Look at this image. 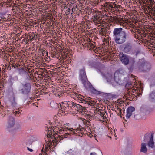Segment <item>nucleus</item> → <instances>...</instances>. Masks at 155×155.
I'll return each mask as SVG.
<instances>
[{"label": "nucleus", "instance_id": "09e8293b", "mask_svg": "<svg viewBox=\"0 0 155 155\" xmlns=\"http://www.w3.org/2000/svg\"><path fill=\"white\" fill-rule=\"evenodd\" d=\"M43 150V149H42V150L41 151V154H40L41 155H42V152Z\"/></svg>", "mask_w": 155, "mask_h": 155}, {"label": "nucleus", "instance_id": "ddd939ff", "mask_svg": "<svg viewBox=\"0 0 155 155\" xmlns=\"http://www.w3.org/2000/svg\"><path fill=\"white\" fill-rule=\"evenodd\" d=\"M132 45L130 43H128L125 45V46L124 48V51L125 53L129 52L132 49Z\"/></svg>", "mask_w": 155, "mask_h": 155}, {"label": "nucleus", "instance_id": "6e6d98bb", "mask_svg": "<svg viewBox=\"0 0 155 155\" xmlns=\"http://www.w3.org/2000/svg\"><path fill=\"white\" fill-rule=\"evenodd\" d=\"M89 123H88L87 122V125H89Z\"/></svg>", "mask_w": 155, "mask_h": 155}, {"label": "nucleus", "instance_id": "c9c22d12", "mask_svg": "<svg viewBox=\"0 0 155 155\" xmlns=\"http://www.w3.org/2000/svg\"><path fill=\"white\" fill-rule=\"evenodd\" d=\"M101 110L100 109H99L98 108H96L95 109V111L97 112H100V113H101Z\"/></svg>", "mask_w": 155, "mask_h": 155}, {"label": "nucleus", "instance_id": "9b49d317", "mask_svg": "<svg viewBox=\"0 0 155 155\" xmlns=\"http://www.w3.org/2000/svg\"><path fill=\"white\" fill-rule=\"evenodd\" d=\"M135 109L134 107L130 106L128 108L127 110V114L126 117L127 118H129L132 115V113L134 111Z\"/></svg>", "mask_w": 155, "mask_h": 155}, {"label": "nucleus", "instance_id": "6e6552de", "mask_svg": "<svg viewBox=\"0 0 155 155\" xmlns=\"http://www.w3.org/2000/svg\"><path fill=\"white\" fill-rule=\"evenodd\" d=\"M120 58L122 62L125 65H127L129 63V59L128 56L123 54L122 53H120L119 55Z\"/></svg>", "mask_w": 155, "mask_h": 155}, {"label": "nucleus", "instance_id": "9d476101", "mask_svg": "<svg viewBox=\"0 0 155 155\" xmlns=\"http://www.w3.org/2000/svg\"><path fill=\"white\" fill-rule=\"evenodd\" d=\"M15 124V120L12 117H9L8 119L7 128H11L14 126Z\"/></svg>", "mask_w": 155, "mask_h": 155}, {"label": "nucleus", "instance_id": "bb28decb", "mask_svg": "<svg viewBox=\"0 0 155 155\" xmlns=\"http://www.w3.org/2000/svg\"><path fill=\"white\" fill-rule=\"evenodd\" d=\"M150 98L152 99L155 100V91L151 93L150 95Z\"/></svg>", "mask_w": 155, "mask_h": 155}, {"label": "nucleus", "instance_id": "a211bd4d", "mask_svg": "<svg viewBox=\"0 0 155 155\" xmlns=\"http://www.w3.org/2000/svg\"><path fill=\"white\" fill-rule=\"evenodd\" d=\"M93 12L96 13L97 16L99 17L100 18L101 17H104V14L102 12L97 10V9H95L94 10V9Z\"/></svg>", "mask_w": 155, "mask_h": 155}, {"label": "nucleus", "instance_id": "f03ea898", "mask_svg": "<svg viewBox=\"0 0 155 155\" xmlns=\"http://www.w3.org/2000/svg\"><path fill=\"white\" fill-rule=\"evenodd\" d=\"M60 105L61 108V110L62 113L71 111L75 107V103L71 101L61 102L60 104Z\"/></svg>", "mask_w": 155, "mask_h": 155}, {"label": "nucleus", "instance_id": "aec40b11", "mask_svg": "<svg viewBox=\"0 0 155 155\" xmlns=\"http://www.w3.org/2000/svg\"><path fill=\"white\" fill-rule=\"evenodd\" d=\"M37 36L36 35H35L34 33L32 32L31 33H30L28 35V37L29 38V39H28V41H31L33 40Z\"/></svg>", "mask_w": 155, "mask_h": 155}, {"label": "nucleus", "instance_id": "c756f323", "mask_svg": "<svg viewBox=\"0 0 155 155\" xmlns=\"http://www.w3.org/2000/svg\"><path fill=\"white\" fill-rule=\"evenodd\" d=\"M36 74L38 75H40L43 77L44 76V72H42L40 71H38L36 72Z\"/></svg>", "mask_w": 155, "mask_h": 155}, {"label": "nucleus", "instance_id": "b1692460", "mask_svg": "<svg viewBox=\"0 0 155 155\" xmlns=\"http://www.w3.org/2000/svg\"><path fill=\"white\" fill-rule=\"evenodd\" d=\"M107 30L105 28H101L100 30L99 33L102 36H105L106 34Z\"/></svg>", "mask_w": 155, "mask_h": 155}, {"label": "nucleus", "instance_id": "a878e982", "mask_svg": "<svg viewBox=\"0 0 155 155\" xmlns=\"http://www.w3.org/2000/svg\"><path fill=\"white\" fill-rule=\"evenodd\" d=\"M25 75H26V78L27 80H30L31 79V76L29 75L30 72L28 70H26L24 72Z\"/></svg>", "mask_w": 155, "mask_h": 155}, {"label": "nucleus", "instance_id": "f3484780", "mask_svg": "<svg viewBox=\"0 0 155 155\" xmlns=\"http://www.w3.org/2000/svg\"><path fill=\"white\" fill-rule=\"evenodd\" d=\"M146 144L145 143H142L141 144V147L140 149V152L146 153L147 151V148L146 147Z\"/></svg>", "mask_w": 155, "mask_h": 155}, {"label": "nucleus", "instance_id": "052dcab7", "mask_svg": "<svg viewBox=\"0 0 155 155\" xmlns=\"http://www.w3.org/2000/svg\"><path fill=\"white\" fill-rule=\"evenodd\" d=\"M133 31V30H131V31L132 32V31Z\"/></svg>", "mask_w": 155, "mask_h": 155}, {"label": "nucleus", "instance_id": "1a4fd4ad", "mask_svg": "<svg viewBox=\"0 0 155 155\" xmlns=\"http://www.w3.org/2000/svg\"><path fill=\"white\" fill-rule=\"evenodd\" d=\"M31 88L30 84L28 83H26L23 85V87L21 90V91L24 94H28L30 92Z\"/></svg>", "mask_w": 155, "mask_h": 155}, {"label": "nucleus", "instance_id": "680f3d73", "mask_svg": "<svg viewBox=\"0 0 155 155\" xmlns=\"http://www.w3.org/2000/svg\"><path fill=\"white\" fill-rule=\"evenodd\" d=\"M132 76H133V75H131V77H132Z\"/></svg>", "mask_w": 155, "mask_h": 155}, {"label": "nucleus", "instance_id": "7c9ffc66", "mask_svg": "<svg viewBox=\"0 0 155 155\" xmlns=\"http://www.w3.org/2000/svg\"><path fill=\"white\" fill-rule=\"evenodd\" d=\"M154 132L153 131L147 132L146 134V136H153Z\"/></svg>", "mask_w": 155, "mask_h": 155}, {"label": "nucleus", "instance_id": "864d4df0", "mask_svg": "<svg viewBox=\"0 0 155 155\" xmlns=\"http://www.w3.org/2000/svg\"><path fill=\"white\" fill-rule=\"evenodd\" d=\"M34 104V105H36V104L34 103V104Z\"/></svg>", "mask_w": 155, "mask_h": 155}, {"label": "nucleus", "instance_id": "bf43d9fd", "mask_svg": "<svg viewBox=\"0 0 155 155\" xmlns=\"http://www.w3.org/2000/svg\"><path fill=\"white\" fill-rule=\"evenodd\" d=\"M133 31V30H131V31L132 32V31Z\"/></svg>", "mask_w": 155, "mask_h": 155}, {"label": "nucleus", "instance_id": "f704fd0d", "mask_svg": "<svg viewBox=\"0 0 155 155\" xmlns=\"http://www.w3.org/2000/svg\"><path fill=\"white\" fill-rule=\"evenodd\" d=\"M83 124L86 125H87V122L88 123H90V122L88 121H86L85 119L83 121Z\"/></svg>", "mask_w": 155, "mask_h": 155}, {"label": "nucleus", "instance_id": "603ef678", "mask_svg": "<svg viewBox=\"0 0 155 155\" xmlns=\"http://www.w3.org/2000/svg\"><path fill=\"white\" fill-rule=\"evenodd\" d=\"M114 134H112L113 135H115V134H114V133H115V130H114Z\"/></svg>", "mask_w": 155, "mask_h": 155}, {"label": "nucleus", "instance_id": "c03bdc74", "mask_svg": "<svg viewBox=\"0 0 155 155\" xmlns=\"http://www.w3.org/2000/svg\"><path fill=\"white\" fill-rule=\"evenodd\" d=\"M100 115L101 117H103L104 116V114L101 112V113H100Z\"/></svg>", "mask_w": 155, "mask_h": 155}, {"label": "nucleus", "instance_id": "473e14b6", "mask_svg": "<svg viewBox=\"0 0 155 155\" xmlns=\"http://www.w3.org/2000/svg\"><path fill=\"white\" fill-rule=\"evenodd\" d=\"M121 109H120V108H117V114L118 115H121Z\"/></svg>", "mask_w": 155, "mask_h": 155}, {"label": "nucleus", "instance_id": "f257e3e1", "mask_svg": "<svg viewBox=\"0 0 155 155\" xmlns=\"http://www.w3.org/2000/svg\"><path fill=\"white\" fill-rule=\"evenodd\" d=\"M121 28L114 29L113 36L115 42L118 44H122L125 42L127 39V34L125 31H122Z\"/></svg>", "mask_w": 155, "mask_h": 155}, {"label": "nucleus", "instance_id": "a19ab883", "mask_svg": "<svg viewBox=\"0 0 155 155\" xmlns=\"http://www.w3.org/2000/svg\"><path fill=\"white\" fill-rule=\"evenodd\" d=\"M90 155H97V154L95 153H91Z\"/></svg>", "mask_w": 155, "mask_h": 155}, {"label": "nucleus", "instance_id": "4d7b16f0", "mask_svg": "<svg viewBox=\"0 0 155 155\" xmlns=\"http://www.w3.org/2000/svg\"><path fill=\"white\" fill-rule=\"evenodd\" d=\"M127 84L126 85V87H127Z\"/></svg>", "mask_w": 155, "mask_h": 155}, {"label": "nucleus", "instance_id": "39448f33", "mask_svg": "<svg viewBox=\"0 0 155 155\" xmlns=\"http://www.w3.org/2000/svg\"><path fill=\"white\" fill-rule=\"evenodd\" d=\"M80 79L84 86L85 88H87L89 86V83L87 81L84 68L80 70Z\"/></svg>", "mask_w": 155, "mask_h": 155}, {"label": "nucleus", "instance_id": "e433bc0d", "mask_svg": "<svg viewBox=\"0 0 155 155\" xmlns=\"http://www.w3.org/2000/svg\"><path fill=\"white\" fill-rule=\"evenodd\" d=\"M146 66H147L146 65H141V67L145 69V71H146Z\"/></svg>", "mask_w": 155, "mask_h": 155}, {"label": "nucleus", "instance_id": "3c124183", "mask_svg": "<svg viewBox=\"0 0 155 155\" xmlns=\"http://www.w3.org/2000/svg\"><path fill=\"white\" fill-rule=\"evenodd\" d=\"M114 137H115V139L117 140V136H114Z\"/></svg>", "mask_w": 155, "mask_h": 155}, {"label": "nucleus", "instance_id": "de8ad7c7", "mask_svg": "<svg viewBox=\"0 0 155 155\" xmlns=\"http://www.w3.org/2000/svg\"><path fill=\"white\" fill-rule=\"evenodd\" d=\"M69 154V152H68L66 153L65 154L67 155H68Z\"/></svg>", "mask_w": 155, "mask_h": 155}, {"label": "nucleus", "instance_id": "13d9d810", "mask_svg": "<svg viewBox=\"0 0 155 155\" xmlns=\"http://www.w3.org/2000/svg\"><path fill=\"white\" fill-rule=\"evenodd\" d=\"M94 91H95V92H96H96H97V91L96 90H94Z\"/></svg>", "mask_w": 155, "mask_h": 155}, {"label": "nucleus", "instance_id": "f8f14e48", "mask_svg": "<svg viewBox=\"0 0 155 155\" xmlns=\"http://www.w3.org/2000/svg\"><path fill=\"white\" fill-rule=\"evenodd\" d=\"M61 130H63V131L64 130L67 131L68 133L67 134H68V135L70 134H75V132L72 130H75V129L71 128L69 129L67 127H66L65 126L61 127Z\"/></svg>", "mask_w": 155, "mask_h": 155}, {"label": "nucleus", "instance_id": "4c0bfd02", "mask_svg": "<svg viewBox=\"0 0 155 155\" xmlns=\"http://www.w3.org/2000/svg\"><path fill=\"white\" fill-rule=\"evenodd\" d=\"M20 113V112L19 111H16L15 112H13L14 114L15 115L18 114H19Z\"/></svg>", "mask_w": 155, "mask_h": 155}, {"label": "nucleus", "instance_id": "20e7f679", "mask_svg": "<svg viewBox=\"0 0 155 155\" xmlns=\"http://www.w3.org/2000/svg\"><path fill=\"white\" fill-rule=\"evenodd\" d=\"M145 2L143 4L147 7V10L155 16V2L152 0H145Z\"/></svg>", "mask_w": 155, "mask_h": 155}, {"label": "nucleus", "instance_id": "58836bf2", "mask_svg": "<svg viewBox=\"0 0 155 155\" xmlns=\"http://www.w3.org/2000/svg\"><path fill=\"white\" fill-rule=\"evenodd\" d=\"M94 15H93L92 17L95 16V17H96L97 18H100L99 17H98V16H97V14L96 13L95 14H94Z\"/></svg>", "mask_w": 155, "mask_h": 155}, {"label": "nucleus", "instance_id": "a18cd8bd", "mask_svg": "<svg viewBox=\"0 0 155 155\" xmlns=\"http://www.w3.org/2000/svg\"><path fill=\"white\" fill-rule=\"evenodd\" d=\"M67 11L68 12H70V9L69 8H68L67 10Z\"/></svg>", "mask_w": 155, "mask_h": 155}, {"label": "nucleus", "instance_id": "4468645a", "mask_svg": "<svg viewBox=\"0 0 155 155\" xmlns=\"http://www.w3.org/2000/svg\"><path fill=\"white\" fill-rule=\"evenodd\" d=\"M91 20L94 23H96L97 25L100 24L101 22V19L100 18H97L95 16L92 17L91 18Z\"/></svg>", "mask_w": 155, "mask_h": 155}, {"label": "nucleus", "instance_id": "412c9836", "mask_svg": "<svg viewBox=\"0 0 155 155\" xmlns=\"http://www.w3.org/2000/svg\"><path fill=\"white\" fill-rule=\"evenodd\" d=\"M114 79L117 83L120 84L121 82V80L119 78V75L118 74L116 73L114 74Z\"/></svg>", "mask_w": 155, "mask_h": 155}, {"label": "nucleus", "instance_id": "79ce46f5", "mask_svg": "<svg viewBox=\"0 0 155 155\" xmlns=\"http://www.w3.org/2000/svg\"><path fill=\"white\" fill-rule=\"evenodd\" d=\"M43 52L44 53L45 52V53L46 54V55L47 56V57H48V52L47 51H43Z\"/></svg>", "mask_w": 155, "mask_h": 155}, {"label": "nucleus", "instance_id": "49530a36", "mask_svg": "<svg viewBox=\"0 0 155 155\" xmlns=\"http://www.w3.org/2000/svg\"><path fill=\"white\" fill-rule=\"evenodd\" d=\"M92 47L93 48H95L96 46H95L94 45H92Z\"/></svg>", "mask_w": 155, "mask_h": 155}, {"label": "nucleus", "instance_id": "2f4dec72", "mask_svg": "<svg viewBox=\"0 0 155 155\" xmlns=\"http://www.w3.org/2000/svg\"><path fill=\"white\" fill-rule=\"evenodd\" d=\"M86 104H87L91 106H94V104L93 103L91 102V101H87L85 103Z\"/></svg>", "mask_w": 155, "mask_h": 155}, {"label": "nucleus", "instance_id": "c85d7f7f", "mask_svg": "<svg viewBox=\"0 0 155 155\" xmlns=\"http://www.w3.org/2000/svg\"><path fill=\"white\" fill-rule=\"evenodd\" d=\"M50 105L51 107L53 108H55L58 107L57 104L54 101L51 102L50 103Z\"/></svg>", "mask_w": 155, "mask_h": 155}, {"label": "nucleus", "instance_id": "0eeeda50", "mask_svg": "<svg viewBox=\"0 0 155 155\" xmlns=\"http://www.w3.org/2000/svg\"><path fill=\"white\" fill-rule=\"evenodd\" d=\"M103 7H104V10L108 12L111 11L117 8L116 4L110 2H105L102 5Z\"/></svg>", "mask_w": 155, "mask_h": 155}, {"label": "nucleus", "instance_id": "5701e85b", "mask_svg": "<svg viewBox=\"0 0 155 155\" xmlns=\"http://www.w3.org/2000/svg\"><path fill=\"white\" fill-rule=\"evenodd\" d=\"M106 77L107 82H110L113 79V77L110 74L107 73L106 75Z\"/></svg>", "mask_w": 155, "mask_h": 155}, {"label": "nucleus", "instance_id": "5fc2aeb1", "mask_svg": "<svg viewBox=\"0 0 155 155\" xmlns=\"http://www.w3.org/2000/svg\"><path fill=\"white\" fill-rule=\"evenodd\" d=\"M107 137H109V138H110V139H111V137H110V136H108Z\"/></svg>", "mask_w": 155, "mask_h": 155}, {"label": "nucleus", "instance_id": "cd10ccee", "mask_svg": "<svg viewBox=\"0 0 155 155\" xmlns=\"http://www.w3.org/2000/svg\"><path fill=\"white\" fill-rule=\"evenodd\" d=\"M54 139H55V141L54 142H53V145H54V143H57L58 142V140H62L63 139V137L62 136H58V137L57 136V138L55 137Z\"/></svg>", "mask_w": 155, "mask_h": 155}, {"label": "nucleus", "instance_id": "0e129e2a", "mask_svg": "<svg viewBox=\"0 0 155 155\" xmlns=\"http://www.w3.org/2000/svg\"><path fill=\"white\" fill-rule=\"evenodd\" d=\"M95 139H96V140H97V139H96V138H95Z\"/></svg>", "mask_w": 155, "mask_h": 155}, {"label": "nucleus", "instance_id": "393cba45", "mask_svg": "<svg viewBox=\"0 0 155 155\" xmlns=\"http://www.w3.org/2000/svg\"><path fill=\"white\" fill-rule=\"evenodd\" d=\"M75 95L76 96L78 97V100L81 102L82 103H84L85 104L86 102L87 101L82 98L81 97V95L80 94H76Z\"/></svg>", "mask_w": 155, "mask_h": 155}, {"label": "nucleus", "instance_id": "dca6fc26", "mask_svg": "<svg viewBox=\"0 0 155 155\" xmlns=\"http://www.w3.org/2000/svg\"><path fill=\"white\" fill-rule=\"evenodd\" d=\"M150 140L148 143V146L153 148L154 147V142L153 141V136H151L149 137Z\"/></svg>", "mask_w": 155, "mask_h": 155}, {"label": "nucleus", "instance_id": "8fccbe9b", "mask_svg": "<svg viewBox=\"0 0 155 155\" xmlns=\"http://www.w3.org/2000/svg\"><path fill=\"white\" fill-rule=\"evenodd\" d=\"M12 67H14V68H15V65H12Z\"/></svg>", "mask_w": 155, "mask_h": 155}, {"label": "nucleus", "instance_id": "6ab92c4d", "mask_svg": "<svg viewBox=\"0 0 155 155\" xmlns=\"http://www.w3.org/2000/svg\"><path fill=\"white\" fill-rule=\"evenodd\" d=\"M136 89L135 88H134L133 87V86L132 87H130L129 88H128L127 90V94L128 95H134L133 94L134 93V91H136Z\"/></svg>", "mask_w": 155, "mask_h": 155}, {"label": "nucleus", "instance_id": "4be33fe9", "mask_svg": "<svg viewBox=\"0 0 155 155\" xmlns=\"http://www.w3.org/2000/svg\"><path fill=\"white\" fill-rule=\"evenodd\" d=\"M75 107H76V109L82 110L83 111H85V110H86L85 107H82V106L80 105L79 104H75ZM74 109H76L75 107Z\"/></svg>", "mask_w": 155, "mask_h": 155}, {"label": "nucleus", "instance_id": "423d86ee", "mask_svg": "<svg viewBox=\"0 0 155 155\" xmlns=\"http://www.w3.org/2000/svg\"><path fill=\"white\" fill-rule=\"evenodd\" d=\"M54 137V136H47L46 138H45V141H47L45 149V151H48V148H49L51 151H54L53 148L52 147V142L54 141L53 140Z\"/></svg>", "mask_w": 155, "mask_h": 155}, {"label": "nucleus", "instance_id": "ea45409f", "mask_svg": "<svg viewBox=\"0 0 155 155\" xmlns=\"http://www.w3.org/2000/svg\"><path fill=\"white\" fill-rule=\"evenodd\" d=\"M27 148V149L29 150V151H30L31 152H32L33 151V150L32 149H30L29 148V147H28Z\"/></svg>", "mask_w": 155, "mask_h": 155}, {"label": "nucleus", "instance_id": "e2e57ef3", "mask_svg": "<svg viewBox=\"0 0 155 155\" xmlns=\"http://www.w3.org/2000/svg\"><path fill=\"white\" fill-rule=\"evenodd\" d=\"M132 76H133V75H131V77H132Z\"/></svg>", "mask_w": 155, "mask_h": 155}, {"label": "nucleus", "instance_id": "2eb2a0df", "mask_svg": "<svg viewBox=\"0 0 155 155\" xmlns=\"http://www.w3.org/2000/svg\"><path fill=\"white\" fill-rule=\"evenodd\" d=\"M52 130H49L48 131V132L47 133V136H48V135H49V136H54L56 134H58L59 133L60 134V132H61L60 130H59V132L58 131H54V129H53Z\"/></svg>", "mask_w": 155, "mask_h": 155}, {"label": "nucleus", "instance_id": "72a5a7b5", "mask_svg": "<svg viewBox=\"0 0 155 155\" xmlns=\"http://www.w3.org/2000/svg\"><path fill=\"white\" fill-rule=\"evenodd\" d=\"M51 55L52 57H56V54L53 51L51 52Z\"/></svg>", "mask_w": 155, "mask_h": 155}, {"label": "nucleus", "instance_id": "7ed1b4c3", "mask_svg": "<svg viewBox=\"0 0 155 155\" xmlns=\"http://www.w3.org/2000/svg\"><path fill=\"white\" fill-rule=\"evenodd\" d=\"M111 21L113 24H116L120 25L123 27L126 26L127 25L128 21L127 20L124 19L123 18L120 17H118L115 16H111Z\"/></svg>", "mask_w": 155, "mask_h": 155}, {"label": "nucleus", "instance_id": "37998d69", "mask_svg": "<svg viewBox=\"0 0 155 155\" xmlns=\"http://www.w3.org/2000/svg\"><path fill=\"white\" fill-rule=\"evenodd\" d=\"M75 8H72V11L73 12H73L74 11H75Z\"/></svg>", "mask_w": 155, "mask_h": 155}]
</instances>
